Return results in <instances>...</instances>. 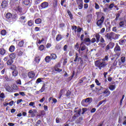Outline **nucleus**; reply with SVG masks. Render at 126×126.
<instances>
[{"label":"nucleus","mask_w":126,"mask_h":126,"mask_svg":"<svg viewBox=\"0 0 126 126\" xmlns=\"http://www.w3.org/2000/svg\"><path fill=\"white\" fill-rule=\"evenodd\" d=\"M109 58L108 56H106L105 58L103 59H100L99 60L96 61L94 63V64L96 67H98L99 69H102V67H105L107 64L103 61H107Z\"/></svg>","instance_id":"f257e3e1"},{"label":"nucleus","mask_w":126,"mask_h":126,"mask_svg":"<svg viewBox=\"0 0 126 126\" xmlns=\"http://www.w3.org/2000/svg\"><path fill=\"white\" fill-rule=\"evenodd\" d=\"M93 99L92 97H88L85 99H83L81 102V104L84 107H87L89 104L92 102Z\"/></svg>","instance_id":"f03ea898"},{"label":"nucleus","mask_w":126,"mask_h":126,"mask_svg":"<svg viewBox=\"0 0 126 126\" xmlns=\"http://www.w3.org/2000/svg\"><path fill=\"white\" fill-rule=\"evenodd\" d=\"M114 51L117 57H120V56H121V54H122V49H121V47L119 46L118 43L116 44Z\"/></svg>","instance_id":"7ed1b4c3"},{"label":"nucleus","mask_w":126,"mask_h":126,"mask_svg":"<svg viewBox=\"0 0 126 126\" xmlns=\"http://www.w3.org/2000/svg\"><path fill=\"white\" fill-rule=\"evenodd\" d=\"M105 19V17L102 16L100 19L98 20L96 22V25L99 28L101 29L103 27V23H104V20Z\"/></svg>","instance_id":"20e7f679"},{"label":"nucleus","mask_w":126,"mask_h":126,"mask_svg":"<svg viewBox=\"0 0 126 126\" xmlns=\"http://www.w3.org/2000/svg\"><path fill=\"white\" fill-rule=\"evenodd\" d=\"M76 2L78 4L79 9H82L83 8V0H76Z\"/></svg>","instance_id":"39448f33"},{"label":"nucleus","mask_w":126,"mask_h":126,"mask_svg":"<svg viewBox=\"0 0 126 126\" xmlns=\"http://www.w3.org/2000/svg\"><path fill=\"white\" fill-rule=\"evenodd\" d=\"M105 38H107L108 40H110V41H112L113 38V32H111L109 33H107L105 35Z\"/></svg>","instance_id":"423d86ee"},{"label":"nucleus","mask_w":126,"mask_h":126,"mask_svg":"<svg viewBox=\"0 0 126 126\" xmlns=\"http://www.w3.org/2000/svg\"><path fill=\"white\" fill-rule=\"evenodd\" d=\"M40 7L41 9L47 8L49 7V3L48 2H43L40 4Z\"/></svg>","instance_id":"0eeeda50"},{"label":"nucleus","mask_w":126,"mask_h":126,"mask_svg":"<svg viewBox=\"0 0 126 126\" xmlns=\"http://www.w3.org/2000/svg\"><path fill=\"white\" fill-rule=\"evenodd\" d=\"M120 28H125L126 26V21L125 20L124 21H121L119 23Z\"/></svg>","instance_id":"6e6552de"},{"label":"nucleus","mask_w":126,"mask_h":126,"mask_svg":"<svg viewBox=\"0 0 126 126\" xmlns=\"http://www.w3.org/2000/svg\"><path fill=\"white\" fill-rule=\"evenodd\" d=\"M122 12H123V10H121L119 11L116 14V17L115 19L116 21H118V20H119V18H120V16H121Z\"/></svg>","instance_id":"1a4fd4ad"},{"label":"nucleus","mask_w":126,"mask_h":126,"mask_svg":"<svg viewBox=\"0 0 126 126\" xmlns=\"http://www.w3.org/2000/svg\"><path fill=\"white\" fill-rule=\"evenodd\" d=\"M90 42H91V40L89 38H86L84 39V43L87 45V46L90 45Z\"/></svg>","instance_id":"9d476101"},{"label":"nucleus","mask_w":126,"mask_h":126,"mask_svg":"<svg viewBox=\"0 0 126 126\" xmlns=\"http://www.w3.org/2000/svg\"><path fill=\"white\" fill-rule=\"evenodd\" d=\"M7 5H8V4L7 3V1H6V0H4L2 1V3L1 4V6L2 8H5V7L7 6Z\"/></svg>","instance_id":"9b49d317"},{"label":"nucleus","mask_w":126,"mask_h":126,"mask_svg":"<svg viewBox=\"0 0 126 126\" xmlns=\"http://www.w3.org/2000/svg\"><path fill=\"white\" fill-rule=\"evenodd\" d=\"M81 61L82 62V58L81 57H78V53H76L75 55V59L74 60V62H79Z\"/></svg>","instance_id":"f8f14e48"},{"label":"nucleus","mask_w":126,"mask_h":126,"mask_svg":"<svg viewBox=\"0 0 126 126\" xmlns=\"http://www.w3.org/2000/svg\"><path fill=\"white\" fill-rule=\"evenodd\" d=\"M28 75L30 78H34V77L35 76V73L33 71L29 72Z\"/></svg>","instance_id":"ddd939ff"},{"label":"nucleus","mask_w":126,"mask_h":126,"mask_svg":"<svg viewBox=\"0 0 126 126\" xmlns=\"http://www.w3.org/2000/svg\"><path fill=\"white\" fill-rule=\"evenodd\" d=\"M6 52V50L3 48L0 49V56H4L5 55V53Z\"/></svg>","instance_id":"4468645a"},{"label":"nucleus","mask_w":126,"mask_h":126,"mask_svg":"<svg viewBox=\"0 0 126 126\" xmlns=\"http://www.w3.org/2000/svg\"><path fill=\"white\" fill-rule=\"evenodd\" d=\"M26 17L24 16H22L20 18V21L22 22L23 24L26 22V20H25Z\"/></svg>","instance_id":"2eb2a0df"},{"label":"nucleus","mask_w":126,"mask_h":126,"mask_svg":"<svg viewBox=\"0 0 126 126\" xmlns=\"http://www.w3.org/2000/svg\"><path fill=\"white\" fill-rule=\"evenodd\" d=\"M13 63V59L10 58L8 61H7V64L8 65H11Z\"/></svg>","instance_id":"dca6fc26"},{"label":"nucleus","mask_w":126,"mask_h":126,"mask_svg":"<svg viewBox=\"0 0 126 126\" xmlns=\"http://www.w3.org/2000/svg\"><path fill=\"white\" fill-rule=\"evenodd\" d=\"M9 59H12V60H13V59H15L16 58V54L15 53H11L9 56Z\"/></svg>","instance_id":"f3484780"},{"label":"nucleus","mask_w":126,"mask_h":126,"mask_svg":"<svg viewBox=\"0 0 126 126\" xmlns=\"http://www.w3.org/2000/svg\"><path fill=\"white\" fill-rule=\"evenodd\" d=\"M62 39H63V36H62L61 34H58L56 37V41L59 42V41H60V40H62Z\"/></svg>","instance_id":"a211bd4d"},{"label":"nucleus","mask_w":126,"mask_h":126,"mask_svg":"<svg viewBox=\"0 0 126 126\" xmlns=\"http://www.w3.org/2000/svg\"><path fill=\"white\" fill-rule=\"evenodd\" d=\"M22 2L23 4H25V5H28L29 3H30V0H22Z\"/></svg>","instance_id":"6ab92c4d"},{"label":"nucleus","mask_w":126,"mask_h":126,"mask_svg":"<svg viewBox=\"0 0 126 126\" xmlns=\"http://www.w3.org/2000/svg\"><path fill=\"white\" fill-rule=\"evenodd\" d=\"M14 50H15V47L13 45L11 46L9 48V51L11 53H13V52H14Z\"/></svg>","instance_id":"aec40b11"},{"label":"nucleus","mask_w":126,"mask_h":126,"mask_svg":"<svg viewBox=\"0 0 126 126\" xmlns=\"http://www.w3.org/2000/svg\"><path fill=\"white\" fill-rule=\"evenodd\" d=\"M87 47L85 45H83L82 46H80L79 48L80 49L81 51H83L86 50Z\"/></svg>","instance_id":"412c9836"},{"label":"nucleus","mask_w":126,"mask_h":126,"mask_svg":"<svg viewBox=\"0 0 126 126\" xmlns=\"http://www.w3.org/2000/svg\"><path fill=\"white\" fill-rule=\"evenodd\" d=\"M35 23L36 24H41L42 23V20L40 18H37L35 20Z\"/></svg>","instance_id":"4be33fe9"},{"label":"nucleus","mask_w":126,"mask_h":126,"mask_svg":"<svg viewBox=\"0 0 126 126\" xmlns=\"http://www.w3.org/2000/svg\"><path fill=\"white\" fill-rule=\"evenodd\" d=\"M104 94H107V96H109L111 94V92L109 91V89H106L103 93Z\"/></svg>","instance_id":"5701e85b"},{"label":"nucleus","mask_w":126,"mask_h":126,"mask_svg":"<svg viewBox=\"0 0 126 126\" xmlns=\"http://www.w3.org/2000/svg\"><path fill=\"white\" fill-rule=\"evenodd\" d=\"M57 55L56 54H52L50 56L51 60H56L57 59Z\"/></svg>","instance_id":"b1692460"},{"label":"nucleus","mask_w":126,"mask_h":126,"mask_svg":"<svg viewBox=\"0 0 126 126\" xmlns=\"http://www.w3.org/2000/svg\"><path fill=\"white\" fill-rule=\"evenodd\" d=\"M11 17H12V15L10 13H8L6 14V18L7 19H11Z\"/></svg>","instance_id":"393cba45"},{"label":"nucleus","mask_w":126,"mask_h":126,"mask_svg":"<svg viewBox=\"0 0 126 126\" xmlns=\"http://www.w3.org/2000/svg\"><path fill=\"white\" fill-rule=\"evenodd\" d=\"M51 60V57L49 56H46L45 58V61L46 63H50Z\"/></svg>","instance_id":"a878e982"},{"label":"nucleus","mask_w":126,"mask_h":126,"mask_svg":"<svg viewBox=\"0 0 126 126\" xmlns=\"http://www.w3.org/2000/svg\"><path fill=\"white\" fill-rule=\"evenodd\" d=\"M95 38L96 39V43H98V42L100 41V34H99V33H96L95 34Z\"/></svg>","instance_id":"bb28decb"},{"label":"nucleus","mask_w":126,"mask_h":126,"mask_svg":"<svg viewBox=\"0 0 126 126\" xmlns=\"http://www.w3.org/2000/svg\"><path fill=\"white\" fill-rule=\"evenodd\" d=\"M109 88L110 90H111V91H113L116 89V85H111L109 86Z\"/></svg>","instance_id":"cd10ccee"},{"label":"nucleus","mask_w":126,"mask_h":126,"mask_svg":"<svg viewBox=\"0 0 126 126\" xmlns=\"http://www.w3.org/2000/svg\"><path fill=\"white\" fill-rule=\"evenodd\" d=\"M108 45L110 49H113L115 46V43L111 42Z\"/></svg>","instance_id":"c85d7f7f"},{"label":"nucleus","mask_w":126,"mask_h":126,"mask_svg":"<svg viewBox=\"0 0 126 126\" xmlns=\"http://www.w3.org/2000/svg\"><path fill=\"white\" fill-rule=\"evenodd\" d=\"M113 39L114 40H117V39H119V34H117L113 32Z\"/></svg>","instance_id":"c756f323"},{"label":"nucleus","mask_w":126,"mask_h":126,"mask_svg":"<svg viewBox=\"0 0 126 126\" xmlns=\"http://www.w3.org/2000/svg\"><path fill=\"white\" fill-rule=\"evenodd\" d=\"M40 57H36L34 58V62H35V63H39V62L40 61Z\"/></svg>","instance_id":"7c9ffc66"},{"label":"nucleus","mask_w":126,"mask_h":126,"mask_svg":"<svg viewBox=\"0 0 126 126\" xmlns=\"http://www.w3.org/2000/svg\"><path fill=\"white\" fill-rule=\"evenodd\" d=\"M17 74H18V72H17V70H14L12 72L13 76H17Z\"/></svg>","instance_id":"2f4dec72"},{"label":"nucleus","mask_w":126,"mask_h":126,"mask_svg":"<svg viewBox=\"0 0 126 126\" xmlns=\"http://www.w3.org/2000/svg\"><path fill=\"white\" fill-rule=\"evenodd\" d=\"M23 45H24V41L22 40L19 42L18 46L19 47H23Z\"/></svg>","instance_id":"473e14b6"},{"label":"nucleus","mask_w":126,"mask_h":126,"mask_svg":"<svg viewBox=\"0 0 126 126\" xmlns=\"http://www.w3.org/2000/svg\"><path fill=\"white\" fill-rule=\"evenodd\" d=\"M53 6L54 7H57L58 6V0H54Z\"/></svg>","instance_id":"72a5a7b5"},{"label":"nucleus","mask_w":126,"mask_h":126,"mask_svg":"<svg viewBox=\"0 0 126 126\" xmlns=\"http://www.w3.org/2000/svg\"><path fill=\"white\" fill-rule=\"evenodd\" d=\"M6 89L8 92H12V89L9 86L6 87Z\"/></svg>","instance_id":"f704fd0d"},{"label":"nucleus","mask_w":126,"mask_h":126,"mask_svg":"<svg viewBox=\"0 0 126 126\" xmlns=\"http://www.w3.org/2000/svg\"><path fill=\"white\" fill-rule=\"evenodd\" d=\"M23 54V52L20 50H17V55L21 57Z\"/></svg>","instance_id":"c9c22d12"},{"label":"nucleus","mask_w":126,"mask_h":126,"mask_svg":"<svg viewBox=\"0 0 126 126\" xmlns=\"http://www.w3.org/2000/svg\"><path fill=\"white\" fill-rule=\"evenodd\" d=\"M62 48V45L61 44H57L56 46V49L57 50H60Z\"/></svg>","instance_id":"e433bc0d"},{"label":"nucleus","mask_w":126,"mask_h":126,"mask_svg":"<svg viewBox=\"0 0 126 126\" xmlns=\"http://www.w3.org/2000/svg\"><path fill=\"white\" fill-rule=\"evenodd\" d=\"M126 39L120 40L119 44L120 45H123V44H125L126 43Z\"/></svg>","instance_id":"4c0bfd02"},{"label":"nucleus","mask_w":126,"mask_h":126,"mask_svg":"<svg viewBox=\"0 0 126 126\" xmlns=\"http://www.w3.org/2000/svg\"><path fill=\"white\" fill-rule=\"evenodd\" d=\"M65 92V91H64V90H61L60 91L59 95H60L61 96H63V94H64Z\"/></svg>","instance_id":"58836bf2"},{"label":"nucleus","mask_w":126,"mask_h":126,"mask_svg":"<svg viewBox=\"0 0 126 126\" xmlns=\"http://www.w3.org/2000/svg\"><path fill=\"white\" fill-rule=\"evenodd\" d=\"M67 13H68L69 17L71 18V20L73 19V16H72V14H71V12H70V11H68Z\"/></svg>","instance_id":"ea45409f"},{"label":"nucleus","mask_w":126,"mask_h":126,"mask_svg":"<svg viewBox=\"0 0 126 126\" xmlns=\"http://www.w3.org/2000/svg\"><path fill=\"white\" fill-rule=\"evenodd\" d=\"M83 121V118L82 117H80L77 120V124H80L81 123V121Z\"/></svg>","instance_id":"a19ab883"},{"label":"nucleus","mask_w":126,"mask_h":126,"mask_svg":"<svg viewBox=\"0 0 126 126\" xmlns=\"http://www.w3.org/2000/svg\"><path fill=\"white\" fill-rule=\"evenodd\" d=\"M71 94V92L69 91H68L65 95H66V97H68V98H69Z\"/></svg>","instance_id":"79ce46f5"},{"label":"nucleus","mask_w":126,"mask_h":126,"mask_svg":"<svg viewBox=\"0 0 126 126\" xmlns=\"http://www.w3.org/2000/svg\"><path fill=\"white\" fill-rule=\"evenodd\" d=\"M45 49V46H44V45H41L39 47V50L40 51H43Z\"/></svg>","instance_id":"37998d69"},{"label":"nucleus","mask_w":126,"mask_h":126,"mask_svg":"<svg viewBox=\"0 0 126 126\" xmlns=\"http://www.w3.org/2000/svg\"><path fill=\"white\" fill-rule=\"evenodd\" d=\"M74 55V51H70L69 52V57H72Z\"/></svg>","instance_id":"c03bdc74"},{"label":"nucleus","mask_w":126,"mask_h":126,"mask_svg":"<svg viewBox=\"0 0 126 126\" xmlns=\"http://www.w3.org/2000/svg\"><path fill=\"white\" fill-rule=\"evenodd\" d=\"M1 34L3 35L4 36V35L6 34V31L5 30H3L1 31Z\"/></svg>","instance_id":"a18cd8bd"},{"label":"nucleus","mask_w":126,"mask_h":126,"mask_svg":"<svg viewBox=\"0 0 126 126\" xmlns=\"http://www.w3.org/2000/svg\"><path fill=\"white\" fill-rule=\"evenodd\" d=\"M33 22L32 20H30L28 22V24L29 26H32L33 25Z\"/></svg>","instance_id":"49530a36"},{"label":"nucleus","mask_w":126,"mask_h":126,"mask_svg":"<svg viewBox=\"0 0 126 126\" xmlns=\"http://www.w3.org/2000/svg\"><path fill=\"white\" fill-rule=\"evenodd\" d=\"M76 116H77V114H75L72 118L71 121L72 122H74V121H75L76 120Z\"/></svg>","instance_id":"de8ad7c7"},{"label":"nucleus","mask_w":126,"mask_h":126,"mask_svg":"<svg viewBox=\"0 0 126 126\" xmlns=\"http://www.w3.org/2000/svg\"><path fill=\"white\" fill-rule=\"evenodd\" d=\"M46 89V88L45 87V85H43L41 89L40 90V92H41V93H42V92H44V91Z\"/></svg>","instance_id":"09e8293b"},{"label":"nucleus","mask_w":126,"mask_h":126,"mask_svg":"<svg viewBox=\"0 0 126 126\" xmlns=\"http://www.w3.org/2000/svg\"><path fill=\"white\" fill-rule=\"evenodd\" d=\"M0 98H1L2 99L5 98V95H4V94L3 93L0 94Z\"/></svg>","instance_id":"8fccbe9b"},{"label":"nucleus","mask_w":126,"mask_h":126,"mask_svg":"<svg viewBox=\"0 0 126 126\" xmlns=\"http://www.w3.org/2000/svg\"><path fill=\"white\" fill-rule=\"evenodd\" d=\"M114 6H115V4H114V3H112L109 5L108 8L111 9V8H113Z\"/></svg>","instance_id":"3c124183"},{"label":"nucleus","mask_w":126,"mask_h":126,"mask_svg":"<svg viewBox=\"0 0 126 126\" xmlns=\"http://www.w3.org/2000/svg\"><path fill=\"white\" fill-rule=\"evenodd\" d=\"M122 121H123V117L119 116V120H118L119 124H121V123H122Z\"/></svg>","instance_id":"603ef678"},{"label":"nucleus","mask_w":126,"mask_h":126,"mask_svg":"<svg viewBox=\"0 0 126 126\" xmlns=\"http://www.w3.org/2000/svg\"><path fill=\"white\" fill-rule=\"evenodd\" d=\"M54 70H55V71H58L59 72H61V71H62L63 70L57 67H55Z\"/></svg>","instance_id":"864d4df0"},{"label":"nucleus","mask_w":126,"mask_h":126,"mask_svg":"<svg viewBox=\"0 0 126 126\" xmlns=\"http://www.w3.org/2000/svg\"><path fill=\"white\" fill-rule=\"evenodd\" d=\"M0 73H1V74H4V73H6V69L5 68L3 69Z\"/></svg>","instance_id":"5fc2aeb1"},{"label":"nucleus","mask_w":126,"mask_h":126,"mask_svg":"<svg viewBox=\"0 0 126 126\" xmlns=\"http://www.w3.org/2000/svg\"><path fill=\"white\" fill-rule=\"evenodd\" d=\"M121 62L124 63H125V62H126V58L125 57H122L121 58Z\"/></svg>","instance_id":"6e6d98bb"},{"label":"nucleus","mask_w":126,"mask_h":126,"mask_svg":"<svg viewBox=\"0 0 126 126\" xmlns=\"http://www.w3.org/2000/svg\"><path fill=\"white\" fill-rule=\"evenodd\" d=\"M96 41V38H93L91 40L90 43H92V44H93V43H95Z\"/></svg>","instance_id":"4d7b16f0"},{"label":"nucleus","mask_w":126,"mask_h":126,"mask_svg":"<svg viewBox=\"0 0 126 126\" xmlns=\"http://www.w3.org/2000/svg\"><path fill=\"white\" fill-rule=\"evenodd\" d=\"M110 49H111L110 48V46H109L108 44L105 47V52H108V51H109V50H110Z\"/></svg>","instance_id":"13d9d810"},{"label":"nucleus","mask_w":126,"mask_h":126,"mask_svg":"<svg viewBox=\"0 0 126 126\" xmlns=\"http://www.w3.org/2000/svg\"><path fill=\"white\" fill-rule=\"evenodd\" d=\"M9 59V56H6L4 58L3 61L4 62H7V61H8Z\"/></svg>","instance_id":"bf43d9fd"},{"label":"nucleus","mask_w":126,"mask_h":126,"mask_svg":"<svg viewBox=\"0 0 126 126\" xmlns=\"http://www.w3.org/2000/svg\"><path fill=\"white\" fill-rule=\"evenodd\" d=\"M95 9H99L100 8V6L97 3H95Z\"/></svg>","instance_id":"052dcab7"},{"label":"nucleus","mask_w":126,"mask_h":126,"mask_svg":"<svg viewBox=\"0 0 126 126\" xmlns=\"http://www.w3.org/2000/svg\"><path fill=\"white\" fill-rule=\"evenodd\" d=\"M17 11H18L19 12H21L22 11L21 7H20V6H18L17 8Z\"/></svg>","instance_id":"680f3d73"},{"label":"nucleus","mask_w":126,"mask_h":126,"mask_svg":"<svg viewBox=\"0 0 126 126\" xmlns=\"http://www.w3.org/2000/svg\"><path fill=\"white\" fill-rule=\"evenodd\" d=\"M13 89H14L15 90H17L18 89V87L16 86V85H13L12 87Z\"/></svg>","instance_id":"e2e57ef3"},{"label":"nucleus","mask_w":126,"mask_h":126,"mask_svg":"<svg viewBox=\"0 0 126 126\" xmlns=\"http://www.w3.org/2000/svg\"><path fill=\"white\" fill-rule=\"evenodd\" d=\"M83 112L82 113V115H83L85 112H87V108H84L82 109Z\"/></svg>","instance_id":"0e129e2a"},{"label":"nucleus","mask_w":126,"mask_h":126,"mask_svg":"<svg viewBox=\"0 0 126 126\" xmlns=\"http://www.w3.org/2000/svg\"><path fill=\"white\" fill-rule=\"evenodd\" d=\"M95 82L96 84L98 86L101 85V83H100L99 82V81L98 80L95 79Z\"/></svg>","instance_id":"69168bd1"},{"label":"nucleus","mask_w":126,"mask_h":126,"mask_svg":"<svg viewBox=\"0 0 126 126\" xmlns=\"http://www.w3.org/2000/svg\"><path fill=\"white\" fill-rule=\"evenodd\" d=\"M56 122L57 124H59L61 122V119H59V118H57L56 119Z\"/></svg>","instance_id":"338daca9"},{"label":"nucleus","mask_w":126,"mask_h":126,"mask_svg":"<svg viewBox=\"0 0 126 126\" xmlns=\"http://www.w3.org/2000/svg\"><path fill=\"white\" fill-rule=\"evenodd\" d=\"M124 122H123V124L124 125H126V116L124 117Z\"/></svg>","instance_id":"774afa93"}]
</instances>
